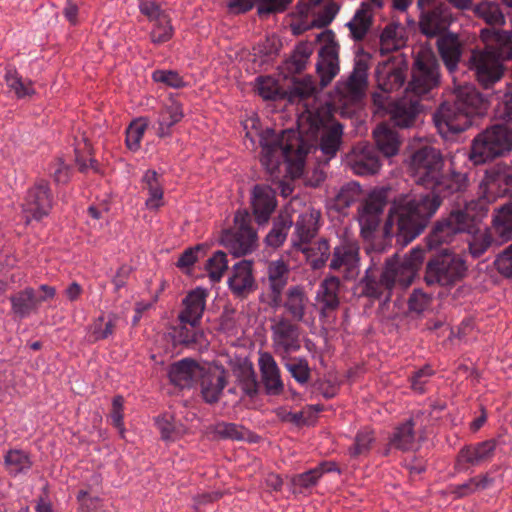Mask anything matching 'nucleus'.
Here are the masks:
<instances>
[{"label":"nucleus","mask_w":512,"mask_h":512,"mask_svg":"<svg viewBox=\"0 0 512 512\" xmlns=\"http://www.w3.org/2000/svg\"><path fill=\"white\" fill-rule=\"evenodd\" d=\"M445 160L440 150L425 146L412 153L408 171L417 185L431 193H408L397 197L384 225L386 236H395L407 245L420 235L436 213L442 199L463 192L468 186L465 173L445 172Z\"/></svg>","instance_id":"f257e3e1"},{"label":"nucleus","mask_w":512,"mask_h":512,"mask_svg":"<svg viewBox=\"0 0 512 512\" xmlns=\"http://www.w3.org/2000/svg\"><path fill=\"white\" fill-rule=\"evenodd\" d=\"M297 125V131L288 129L276 133L267 128L258 134L260 162L272 177L276 176L283 163L287 164L293 177H299L303 173L306 155L316 148L318 140L327 161L335 157L339 150L343 126L337 122L331 123L327 115L305 110L299 115Z\"/></svg>","instance_id":"f03ea898"},{"label":"nucleus","mask_w":512,"mask_h":512,"mask_svg":"<svg viewBox=\"0 0 512 512\" xmlns=\"http://www.w3.org/2000/svg\"><path fill=\"white\" fill-rule=\"evenodd\" d=\"M439 81L438 63L431 50L420 49L415 57L412 80L405 95L390 101L388 96L374 93L372 98L379 109L387 110L393 123L400 128L414 125L420 112V96L432 90Z\"/></svg>","instance_id":"7ed1b4c3"},{"label":"nucleus","mask_w":512,"mask_h":512,"mask_svg":"<svg viewBox=\"0 0 512 512\" xmlns=\"http://www.w3.org/2000/svg\"><path fill=\"white\" fill-rule=\"evenodd\" d=\"M480 37L485 48L473 51L469 62L480 85L488 89L502 78V62L512 58V34L485 28L481 30Z\"/></svg>","instance_id":"20e7f679"},{"label":"nucleus","mask_w":512,"mask_h":512,"mask_svg":"<svg viewBox=\"0 0 512 512\" xmlns=\"http://www.w3.org/2000/svg\"><path fill=\"white\" fill-rule=\"evenodd\" d=\"M424 259L421 248H413L408 254L400 258L394 256L385 262L380 278H377L376 269L369 267L363 279V293L370 298H380L387 293V298L394 287L407 288L413 282Z\"/></svg>","instance_id":"39448f33"},{"label":"nucleus","mask_w":512,"mask_h":512,"mask_svg":"<svg viewBox=\"0 0 512 512\" xmlns=\"http://www.w3.org/2000/svg\"><path fill=\"white\" fill-rule=\"evenodd\" d=\"M487 103L472 84L455 88L453 103L445 102L435 112L433 120L443 137L462 132L472 125V118L486 110Z\"/></svg>","instance_id":"423d86ee"},{"label":"nucleus","mask_w":512,"mask_h":512,"mask_svg":"<svg viewBox=\"0 0 512 512\" xmlns=\"http://www.w3.org/2000/svg\"><path fill=\"white\" fill-rule=\"evenodd\" d=\"M476 218L469 213V207L464 210H454L449 216L439 221L427 238L429 249H436L444 243L451 242L458 233L472 234L469 241V251L474 258L482 256L492 244L488 230L476 228Z\"/></svg>","instance_id":"0eeeda50"},{"label":"nucleus","mask_w":512,"mask_h":512,"mask_svg":"<svg viewBox=\"0 0 512 512\" xmlns=\"http://www.w3.org/2000/svg\"><path fill=\"white\" fill-rule=\"evenodd\" d=\"M465 261L446 250L431 259L426 266L425 281L428 285L453 286L466 274Z\"/></svg>","instance_id":"6e6552de"},{"label":"nucleus","mask_w":512,"mask_h":512,"mask_svg":"<svg viewBox=\"0 0 512 512\" xmlns=\"http://www.w3.org/2000/svg\"><path fill=\"white\" fill-rule=\"evenodd\" d=\"M272 349L280 359H287L302 347L301 329L284 315L275 316L270 325Z\"/></svg>","instance_id":"1a4fd4ad"},{"label":"nucleus","mask_w":512,"mask_h":512,"mask_svg":"<svg viewBox=\"0 0 512 512\" xmlns=\"http://www.w3.org/2000/svg\"><path fill=\"white\" fill-rule=\"evenodd\" d=\"M417 6L420 10L419 28L427 37L443 33L453 21L445 0H417Z\"/></svg>","instance_id":"9d476101"},{"label":"nucleus","mask_w":512,"mask_h":512,"mask_svg":"<svg viewBox=\"0 0 512 512\" xmlns=\"http://www.w3.org/2000/svg\"><path fill=\"white\" fill-rule=\"evenodd\" d=\"M234 222V229L222 234V244L234 256L251 253L257 246V234L250 226L249 214L246 211H238Z\"/></svg>","instance_id":"9b49d317"},{"label":"nucleus","mask_w":512,"mask_h":512,"mask_svg":"<svg viewBox=\"0 0 512 512\" xmlns=\"http://www.w3.org/2000/svg\"><path fill=\"white\" fill-rule=\"evenodd\" d=\"M369 67L370 56L368 54L357 56L349 77L337 84L336 91L343 106L356 103L365 95L368 86Z\"/></svg>","instance_id":"f8f14e48"},{"label":"nucleus","mask_w":512,"mask_h":512,"mask_svg":"<svg viewBox=\"0 0 512 512\" xmlns=\"http://www.w3.org/2000/svg\"><path fill=\"white\" fill-rule=\"evenodd\" d=\"M387 203V191L374 189L358 210V222L363 238H370L380 224L381 215Z\"/></svg>","instance_id":"ddd939ff"},{"label":"nucleus","mask_w":512,"mask_h":512,"mask_svg":"<svg viewBox=\"0 0 512 512\" xmlns=\"http://www.w3.org/2000/svg\"><path fill=\"white\" fill-rule=\"evenodd\" d=\"M359 245L356 239L343 237L334 248L330 268L344 274L346 279H352L359 273Z\"/></svg>","instance_id":"4468645a"},{"label":"nucleus","mask_w":512,"mask_h":512,"mask_svg":"<svg viewBox=\"0 0 512 512\" xmlns=\"http://www.w3.org/2000/svg\"><path fill=\"white\" fill-rule=\"evenodd\" d=\"M53 205V195L48 181L37 180L26 193L23 203V212L27 220H41L48 216Z\"/></svg>","instance_id":"2eb2a0df"},{"label":"nucleus","mask_w":512,"mask_h":512,"mask_svg":"<svg viewBox=\"0 0 512 512\" xmlns=\"http://www.w3.org/2000/svg\"><path fill=\"white\" fill-rule=\"evenodd\" d=\"M268 304L272 308L281 306V295L289 282L290 265L284 255L267 264Z\"/></svg>","instance_id":"dca6fc26"},{"label":"nucleus","mask_w":512,"mask_h":512,"mask_svg":"<svg viewBox=\"0 0 512 512\" xmlns=\"http://www.w3.org/2000/svg\"><path fill=\"white\" fill-rule=\"evenodd\" d=\"M333 34L326 31L317 36V40L322 38L328 40L318 53L317 73L321 79L322 86L328 85L332 79L339 73L338 47L331 40Z\"/></svg>","instance_id":"f3484780"},{"label":"nucleus","mask_w":512,"mask_h":512,"mask_svg":"<svg viewBox=\"0 0 512 512\" xmlns=\"http://www.w3.org/2000/svg\"><path fill=\"white\" fill-rule=\"evenodd\" d=\"M346 164L354 174L367 176L376 174L380 169L377 152L366 143H358L346 156Z\"/></svg>","instance_id":"a211bd4d"},{"label":"nucleus","mask_w":512,"mask_h":512,"mask_svg":"<svg viewBox=\"0 0 512 512\" xmlns=\"http://www.w3.org/2000/svg\"><path fill=\"white\" fill-rule=\"evenodd\" d=\"M209 291L203 287H196L187 293L182 300V309L179 313L181 324L198 327L206 308Z\"/></svg>","instance_id":"6ab92c4d"},{"label":"nucleus","mask_w":512,"mask_h":512,"mask_svg":"<svg viewBox=\"0 0 512 512\" xmlns=\"http://www.w3.org/2000/svg\"><path fill=\"white\" fill-rule=\"evenodd\" d=\"M496 447L497 442L494 439L465 445L458 452L456 468L461 471L465 464L479 466L490 461L494 457Z\"/></svg>","instance_id":"aec40b11"},{"label":"nucleus","mask_w":512,"mask_h":512,"mask_svg":"<svg viewBox=\"0 0 512 512\" xmlns=\"http://www.w3.org/2000/svg\"><path fill=\"white\" fill-rule=\"evenodd\" d=\"M340 280L336 276L325 278L319 285L315 301L319 307L321 319H327L335 312L340 304Z\"/></svg>","instance_id":"412c9836"},{"label":"nucleus","mask_w":512,"mask_h":512,"mask_svg":"<svg viewBox=\"0 0 512 512\" xmlns=\"http://www.w3.org/2000/svg\"><path fill=\"white\" fill-rule=\"evenodd\" d=\"M281 305L290 316L289 319L295 322H304L311 302L304 286L293 285L285 292L283 300L281 299Z\"/></svg>","instance_id":"4be33fe9"},{"label":"nucleus","mask_w":512,"mask_h":512,"mask_svg":"<svg viewBox=\"0 0 512 512\" xmlns=\"http://www.w3.org/2000/svg\"><path fill=\"white\" fill-rule=\"evenodd\" d=\"M251 205L256 222L266 224L277 206L276 192L268 185L254 186Z\"/></svg>","instance_id":"5701e85b"},{"label":"nucleus","mask_w":512,"mask_h":512,"mask_svg":"<svg viewBox=\"0 0 512 512\" xmlns=\"http://www.w3.org/2000/svg\"><path fill=\"white\" fill-rule=\"evenodd\" d=\"M184 118L183 105L177 99L171 97L165 101L158 112V117L153 128L160 138L170 137L172 128Z\"/></svg>","instance_id":"b1692460"},{"label":"nucleus","mask_w":512,"mask_h":512,"mask_svg":"<svg viewBox=\"0 0 512 512\" xmlns=\"http://www.w3.org/2000/svg\"><path fill=\"white\" fill-rule=\"evenodd\" d=\"M320 212L309 207L301 213L295 222V231L291 238L294 249L309 244L318 231Z\"/></svg>","instance_id":"393cba45"},{"label":"nucleus","mask_w":512,"mask_h":512,"mask_svg":"<svg viewBox=\"0 0 512 512\" xmlns=\"http://www.w3.org/2000/svg\"><path fill=\"white\" fill-rule=\"evenodd\" d=\"M377 86L382 95L399 89L405 81L404 69L394 60L379 63L375 71Z\"/></svg>","instance_id":"a878e982"},{"label":"nucleus","mask_w":512,"mask_h":512,"mask_svg":"<svg viewBox=\"0 0 512 512\" xmlns=\"http://www.w3.org/2000/svg\"><path fill=\"white\" fill-rule=\"evenodd\" d=\"M258 365L267 394L273 396L280 395L283 392L284 384L281 379L280 368L272 354L260 352Z\"/></svg>","instance_id":"bb28decb"},{"label":"nucleus","mask_w":512,"mask_h":512,"mask_svg":"<svg viewBox=\"0 0 512 512\" xmlns=\"http://www.w3.org/2000/svg\"><path fill=\"white\" fill-rule=\"evenodd\" d=\"M142 191L146 193L145 207L150 211H158L165 205L162 177L155 170L149 169L141 178Z\"/></svg>","instance_id":"cd10ccee"},{"label":"nucleus","mask_w":512,"mask_h":512,"mask_svg":"<svg viewBox=\"0 0 512 512\" xmlns=\"http://www.w3.org/2000/svg\"><path fill=\"white\" fill-rule=\"evenodd\" d=\"M255 279L253 276V262L242 260L234 264L231 275L228 278V285L236 296H244L254 288Z\"/></svg>","instance_id":"c85d7f7f"},{"label":"nucleus","mask_w":512,"mask_h":512,"mask_svg":"<svg viewBox=\"0 0 512 512\" xmlns=\"http://www.w3.org/2000/svg\"><path fill=\"white\" fill-rule=\"evenodd\" d=\"M373 137L379 151L386 157L398 153L401 141L398 133L389 124H379L373 131Z\"/></svg>","instance_id":"c756f323"},{"label":"nucleus","mask_w":512,"mask_h":512,"mask_svg":"<svg viewBox=\"0 0 512 512\" xmlns=\"http://www.w3.org/2000/svg\"><path fill=\"white\" fill-rule=\"evenodd\" d=\"M492 140L488 139L485 131L479 133L471 145L470 159L474 164L480 165L496 157L502 156Z\"/></svg>","instance_id":"7c9ffc66"},{"label":"nucleus","mask_w":512,"mask_h":512,"mask_svg":"<svg viewBox=\"0 0 512 512\" xmlns=\"http://www.w3.org/2000/svg\"><path fill=\"white\" fill-rule=\"evenodd\" d=\"M492 140L488 139L485 131L479 133L471 145L470 159L474 164L480 165L496 157L502 156Z\"/></svg>","instance_id":"2f4dec72"},{"label":"nucleus","mask_w":512,"mask_h":512,"mask_svg":"<svg viewBox=\"0 0 512 512\" xmlns=\"http://www.w3.org/2000/svg\"><path fill=\"white\" fill-rule=\"evenodd\" d=\"M438 51L450 72H453L461 57V44L455 34L442 35L437 41Z\"/></svg>","instance_id":"473e14b6"},{"label":"nucleus","mask_w":512,"mask_h":512,"mask_svg":"<svg viewBox=\"0 0 512 512\" xmlns=\"http://www.w3.org/2000/svg\"><path fill=\"white\" fill-rule=\"evenodd\" d=\"M492 229L499 244L512 238V201L494 210Z\"/></svg>","instance_id":"72a5a7b5"},{"label":"nucleus","mask_w":512,"mask_h":512,"mask_svg":"<svg viewBox=\"0 0 512 512\" xmlns=\"http://www.w3.org/2000/svg\"><path fill=\"white\" fill-rule=\"evenodd\" d=\"M197 375L198 365L189 359H183L173 364L169 370L171 382L182 389L192 386Z\"/></svg>","instance_id":"f704fd0d"},{"label":"nucleus","mask_w":512,"mask_h":512,"mask_svg":"<svg viewBox=\"0 0 512 512\" xmlns=\"http://www.w3.org/2000/svg\"><path fill=\"white\" fill-rule=\"evenodd\" d=\"M118 316L116 314H109L107 317L104 315L96 318L87 327L86 341L95 343L111 337L114 333Z\"/></svg>","instance_id":"c9c22d12"},{"label":"nucleus","mask_w":512,"mask_h":512,"mask_svg":"<svg viewBox=\"0 0 512 512\" xmlns=\"http://www.w3.org/2000/svg\"><path fill=\"white\" fill-rule=\"evenodd\" d=\"M405 44L404 28L399 23L387 24L380 35V52L388 54L403 47Z\"/></svg>","instance_id":"e433bc0d"},{"label":"nucleus","mask_w":512,"mask_h":512,"mask_svg":"<svg viewBox=\"0 0 512 512\" xmlns=\"http://www.w3.org/2000/svg\"><path fill=\"white\" fill-rule=\"evenodd\" d=\"M33 465L30 454L21 449H10L4 455V467L9 475L27 473Z\"/></svg>","instance_id":"4c0bfd02"},{"label":"nucleus","mask_w":512,"mask_h":512,"mask_svg":"<svg viewBox=\"0 0 512 512\" xmlns=\"http://www.w3.org/2000/svg\"><path fill=\"white\" fill-rule=\"evenodd\" d=\"M301 251L313 269H320L324 266L330 256V246L326 239H320L315 243L304 244L296 248Z\"/></svg>","instance_id":"58836bf2"},{"label":"nucleus","mask_w":512,"mask_h":512,"mask_svg":"<svg viewBox=\"0 0 512 512\" xmlns=\"http://www.w3.org/2000/svg\"><path fill=\"white\" fill-rule=\"evenodd\" d=\"M225 386L226 375L224 371L209 373L201 383V393L204 400L207 403L217 402Z\"/></svg>","instance_id":"ea45409f"},{"label":"nucleus","mask_w":512,"mask_h":512,"mask_svg":"<svg viewBox=\"0 0 512 512\" xmlns=\"http://www.w3.org/2000/svg\"><path fill=\"white\" fill-rule=\"evenodd\" d=\"M373 17L374 14L372 12L363 8L359 7L355 11L352 19L346 24L350 32V37L354 41H361L366 37L371 28Z\"/></svg>","instance_id":"a19ab883"},{"label":"nucleus","mask_w":512,"mask_h":512,"mask_svg":"<svg viewBox=\"0 0 512 512\" xmlns=\"http://www.w3.org/2000/svg\"><path fill=\"white\" fill-rule=\"evenodd\" d=\"M292 224L293 220L288 213H280L265 238L266 244L273 248L280 247L285 242Z\"/></svg>","instance_id":"79ce46f5"},{"label":"nucleus","mask_w":512,"mask_h":512,"mask_svg":"<svg viewBox=\"0 0 512 512\" xmlns=\"http://www.w3.org/2000/svg\"><path fill=\"white\" fill-rule=\"evenodd\" d=\"M12 309L20 317H26L36 311L40 305V299L32 288H26L11 297Z\"/></svg>","instance_id":"37998d69"},{"label":"nucleus","mask_w":512,"mask_h":512,"mask_svg":"<svg viewBox=\"0 0 512 512\" xmlns=\"http://www.w3.org/2000/svg\"><path fill=\"white\" fill-rule=\"evenodd\" d=\"M389 444L394 448L404 451L414 448L415 433L412 419L407 420L405 423L395 428V431L390 437Z\"/></svg>","instance_id":"c03bdc74"},{"label":"nucleus","mask_w":512,"mask_h":512,"mask_svg":"<svg viewBox=\"0 0 512 512\" xmlns=\"http://www.w3.org/2000/svg\"><path fill=\"white\" fill-rule=\"evenodd\" d=\"M4 79L8 88L13 91L19 99L35 94L33 82L31 80H24L16 69L8 68Z\"/></svg>","instance_id":"a18cd8bd"},{"label":"nucleus","mask_w":512,"mask_h":512,"mask_svg":"<svg viewBox=\"0 0 512 512\" xmlns=\"http://www.w3.org/2000/svg\"><path fill=\"white\" fill-rule=\"evenodd\" d=\"M485 133L488 135V139L497 145L501 155L512 150V129L507 125H493L487 128Z\"/></svg>","instance_id":"49530a36"},{"label":"nucleus","mask_w":512,"mask_h":512,"mask_svg":"<svg viewBox=\"0 0 512 512\" xmlns=\"http://www.w3.org/2000/svg\"><path fill=\"white\" fill-rule=\"evenodd\" d=\"M287 371L301 385L308 383L311 376L308 361L304 357H291L281 359Z\"/></svg>","instance_id":"de8ad7c7"},{"label":"nucleus","mask_w":512,"mask_h":512,"mask_svg":"<svg viewBox=\"0 0 512 512\" xmlns=\"http://www.w3.org/2000/svg\"><path fill=\"white\" fill-rule=\"evenodd\" d=\"M474 13L490 25H503L505 17L500 6L492 1H483L474 7Z\"/></svg>","instance_id":"09e8293b"},{"label":"nucleus","mask_w":512,"mask_h":512,"mask_svg":"<svg viewBox=\"0 0 512 512\" xmlns=\"http://www.w3.org/2000/svg\"><path fill=\"white\" fill-rule=\"evenodd\" d=\"M209 431L215 438L230 440H243L247 434V430L243 426L224 421L211 425Z\"/></svg>","instance_id":"8fccbe9b"},{"label":"nucleus","mask_w":512,"mask_h":512,"mask_svg":"<svg viewBox=\"0 0 512 512\" xmlns=\"http://www.w3.org/2000/svg\"><path fill=\"white\" fill-rule=\"evenodd\" d=\"M362 196V189L357 182H349L341 187L335 196V206L344 210L357 202Z\"/></svg>","instance_id":"3c124183"},{"label":"nucleus","mask_w":512,"mask_h":512,"mask_svg":"<svg viewBox=\"0 0 512 512\" xmlns=\"http://www.w3.org/2000/svg\"><path fill=\"white\" fill-rule=\"evenodd\" d=\"M375 441L374 433L368 428L357 432L354 443L348 448V454L352 458L368 455Z\"/></svg>","instance_id":"603ef678"},{"label":"nucleus","mask_w":512,"mask_h":512,"mask_svg":"<svg viewBox=\"0 0 512 512\" xmlns=\"http://www.w3.org/2000/svg\"><path fill=\"white\" fill-rule=\"evenodd\" d=\"M148 127V119L140 117L131 122L126 130V145L129 150L137 151Z\"/></svg>","instance_id":"864d4df0"},{"label":"nucleus","mask_w":512,"mask_h":512,"mask_svg":"<svg viewBox=\"0 0 512 512\" xmlns=\"http://www.w3.org/2000/svg\"><path fill=\"white\" fill-rule=\"evenodd\" d=\"M257 91L265 100H276L283 95L278 81L271 76L257 78Z\"/></svg>","instance_id":"5fc2aeb1"},{"label":"nucleus","mask_w":512,"mask_h":512,"mask_svg":"<svg viewBox=\"0 0 512 512\" xmlns=\"http://www.w3.org/2000/svg\"><path fill=\"white\" fill-rule=\"evenodd\" d=\"M154 22L155 24L150 33L151 41L155 44H162L169 41L174 34L169 16L165 15Z\"/></svg>","instance_id":"6e6d98bb"},{"label":"nucleus","mask_w":512,"mask_h":512,"mask_svg":"<svg viewBox=\"0 0 512 512\" xmlns=\"http://www.w3.org/2000/svg\"><path fill=\"white\" fill-rule=\"evenodd\" d=\"M228 261L226 254L222 251H217L210 257L206 264V270L209 277L213 282H218L222 278L224 272L227 270Z\"/></svg>","instance_id":"4d7b16f0"},{"label":"nucleus","mask_w":512,"mask_h":512,"mask_svg":"<svg viewBox=\"0 0 512 512\" xmlns=\"http://www.w3.org/2000/svg\"><path fill=\"white\" fill-rule=\"evenodd\" d=\"M320 478L321 472L315 467L304 473L293 476L291 483L295 491L302 492L305 489L315 486Z\"/></svg>","instance_id":"13d9d810"},{"label":"nucleus","mask_w":512,"mask_h":512,"mask_svg":"<svg viewBox=\"0 0 512 512\" xmlns=\"http://www.w3.org/2000/svg\"><path fill=\"white\" fill-rule=\"evenodd\" d=\"M152 79L155 82L163 83L175 89L185 86L183 78L179 75L178 72L173 70H155L152 73Z\"/></svg>","instance_id":"bf43d9fd"},{"label":"nucleus","mask_w":512,"mask_h":512,"mask_svg":"<svg viewBox=\"0 0 512 512\" xmlns=\"http://www.w3.org/2000/svg\"><path fill=\"white\" fill-rule=\"evenodd\" d=\"M316 86L311 77H304L294 82L290 92L291 99L298 97L299 99H306L314 94Z\"/></svg>","instance_id":"052dcab7"},{"label":"nucleus","mask_w":512,"mask_h":512,"mask_svg":"<svg viewBox=\"0 0 512 512\" xmlns=\"http://www.w3.org/2000/svg\"><path fill=\"white\" fill-rule=\"evenodd\" d=\"M494 264L501 275L512 278V244L497 255Z\"/></svg>","instance_id":"680f3d73"},{"label":"nucleus","mask_w":512,"mask_h":512,"mask_svg":"<svg viewBox=\"0 0 512 512\" xmlns=\"http://www.w3.org/2000/svg\"><path fill=\"white\" fill-rule=\"evenodd\" d=\"M239 389L249 396L253 397L258 392V382L254 371L249 368L243 371L241 378L238 383Z\"/></svg>","instance_id":"e2e57ef3"},{"label":"nucleus","mask_w":512,"mask_h":512,"mask_svg":"<svg viewBox=\"0 0 512 512\" xmlns=\"http://www.w3.org/2000/svg\"><path fill=\"white\" fill-rule=\"evenodd\" d=\"M139 10L150 21H157L167 15L155 0H139Z\"/></svg>","instance_id":"0e129e2a"},{"label":"nucleus","mask_w":512,"mask_h":512,"mask_svg":"<svg viewBox=\"0 0 512 512\" xmlns=\"http://www.w3.org/2000/svg\"><path fill=\"white\" fill-rule=\"evenodd\" d=\"M433 375V370L429 366H425L411 376V388L417 393L425 391V385Z\"/></svg>","instance_id":"69168bd1"},{"label":"nucleus","mask_w":512,"mask_h":512,"mask_svg":"<svg viewBox=\"0 0 512 512\" xmlns=\"http://www.w3.org/2000/svg\"><path fill=\"white\" fill-rule=\"evenodd\" d=\"M50 174L58 184H65L70 179V168L61 159H57L50 164Z\"/></svg>","instance_id":"338daca9"},{"label":"nucleus","mask_w":512,"mask_h":512,"mask_svg":"<svg viewBox=\"0 0 512 512\" xmlns=\"http://www.w3.org/2000/svg\"><path fill=\"white\" fill-rule=\"evenodd\" d=\"M496 114L498 118L506 122H512V87L507 86L503 100L497 107Z\"/></svg>","instance_id":"774afa93"}]
</instances>
